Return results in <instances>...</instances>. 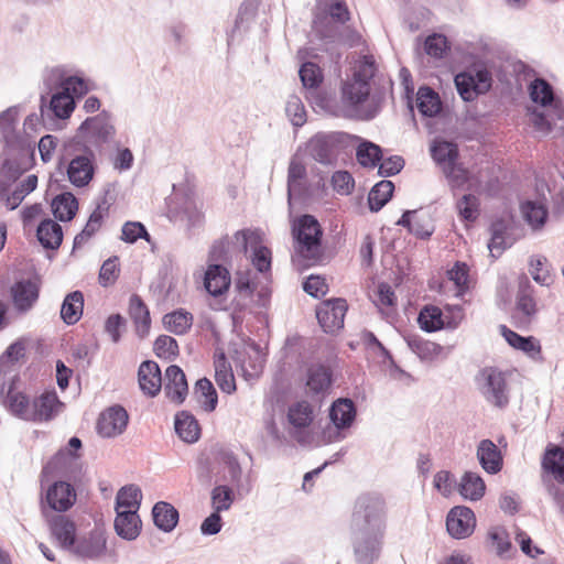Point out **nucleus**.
Instances as JSON below:
<instances>
[{
    "label": "nucleus",
    "mask_w": 564,
    "mask_h": 564,
    "mask_svg": "<svg viewBox=\"0 0 564 564\" xmlns=\"http://www.w3.org/2000/svg\"><path fill=\"white\" fill-rule=\"evenodd\" d=\"M0 401L11 415L34 423L53 420L63 406L55 391L43 392L31 400L25 393L17 391L12 384L4 390Z\"/></svg>",
    "instance_id": "nucleus-1"
},
{
    "label": "nucleus",
    "mask_w": 564,
    "mask_h": 564,
    "mask_svg": "<svg viewBox=\"0 0 564 564\" xmlns=\"http://www.w3.org/2000/svg\"><path fill=\"white\" fill-rule=\"evenodd\" d=\"M387 505L379 494L360 495L354 505L350 530L384 533Z\"/></svg>",
    "instance_id": "nucleus-2"
},
{
    "label": "nucleus",
    "mask_w": 564,
    "mask_h": 564,
    "mask_svg": "<svg viewBox=\"0 0 564 564\" xmlns=\"http://www.w3.org/2000/svg\"><path fill=\"white\" fill-rule=\"evenodd\" d=\"M292 235L300 257L313 262L321 259L323 229L314 216H300L292 225Z\"/></svg>",
    "instance_id": "nucleus-3"
},
{
    "label": "nucleus",
    "mask_w": 564,
    "mask_h": 564,
    "mask_svg": "<svg viewBox=\"0 0 564 564\" xmlns=\"http://www.w3.org/2000/svg\"><path fill=\"white\" fill-rule=\"evenodd\" d=\"M376 73L372 55L361 56L354 67L352 78L341 86L343 101L351 107L362 105L370 95V82Z\"/></svg>",
    "instance_id": "nucleus-4"
},
{
    "label": "nucleus",
    "mask_w": 564,
    "mask_h": 564,
    "mask_svg": "<svg viewBox=\"0 0 564 564\" xmlns=\"http://www.w3.org/2000/svg\"><path fill=\"white\" fill-rule=\"evenodd\" d=\"M349 19L345 0H317L312 28L318 39H335L339 26L334 22L344 24Z\"/></svg>",
    "instance_id": "nucleus-5"
},
{
    "label": "nucleus",
    "mask_w": 564,
    "mask_h": 564,
    "mask_svg": "<svg viewBox=\"0 0 564 564\" xmlns=\"http://www.w3.org/2000/svg\"><path fill=\"white\" fill-rule=\"evenodd\" d=\"M347 138L348 134L344 132H317L307 141L306 153L325 166H334Z\"/></svg>",
    "instance_id": "nucleus-6"
},
{
    "label": "nucleus",
    "mask_w": 564,
    "mask_h": 564,
    "mask_svg": "<svg viewBox=\"0 0 564 564\" xmlns=\"http://www.w3.org/2000/svg\"><path fill=\"white\" fill-rule=\"evenodd\" d=\"M115 134L116 129L112 124L111 116L104 110L94 117H88L80 123L74 137V142L76 145L82 143L87 145V143H90L99 148L105 143H109Z\"/></svg>",
    "instance_id": "nucleus-7"
},
{
    "label": "nucleus",
    "mask_w": 564,
    "mask_h": 564,
    "mask_svg": "<svg viewBox=\"0 0 564 564\" xmlns=\"http://www.w3.org/2000/svg\"><path fill=\"white\" fill-rule=\"evenodd\" d=\"M478 389L484 399L499 409L509 403V388L506 373L495 367H486L477 376Z\"/></svg>",
    "instance_id": "nucleus-8"
},
{
    "label": "nucleus",
    "mask_w": 564,
    "mask_h": 564,
    "mask_svg": "<svg viewBox=\"0 0 564 564\" xmlns=\"http://www.w3.org/2000/svg\"><path fill=\"white\" fill-rule=\"evenodd\" d=\"M234 247L240 252L247 254L251 249L250 259L253 267L261 273L269 272L271 269V251L261 245V237L258 231L250 229L238 230L234 235Z\"/></svg>",
    "instance_id": "nucleus-9"
},
{
    "label": "nucleus",
    "mask_w": 564,
    "mask_h": 564,
    "mask_svg": "<svg viewBox=\"0 0 564 564\" xmlns=\"http://www.w3.org/2000/svg\"><path fill=\"white\" fill-rule=\"evenodd\" d=\"M6 147L2 152L1 174L9 182L17 181L24 169L20 164V159L28 155L30 144L24 137L17 133L6 134Z\"/></svg>",
    "instance_id": "nucleus-10"
},
{
    "label": "nucleus",
    "mask_w": 564,
    "mask_h": 564,
    "mask_svg": "<svg viewBox=\"0 0 564 564\" xmlns=\"http://www.w3.org/2000/svg\"><path fill=\"white\" fill-rule=\"evenodd\" d=\"M384 533L350 530L357 564H373L380 556Z\"/></svg>",
    "instance_id": "nucleus-11"
},
{
    "label": "nucleus",
    "mask_w": 564,
    "mask_h": 564,
    "mask_svg": "<svg viewBox=\"0 0 564 564\" xmlns=\"http://www.w3.org/2000/svg\"><path fill=\"white\" fill-rule=\"evenodd\" d=\"M83 154L75 155L67 165L68 181L76 187L87 186L95 175V152L86 144L82 145Z\"/></svg>",
    "instance_id": "nucleus-12"
},
{
    "label": "nucleus",
    "mask_w": 564,
    "mask_h": 564,
    "mask_svg": "<svg viewBox=\"0 0 564 564\" xmlns=\"http://www.w3.org/2000/svg\"><path fill=\"white\" fill-rule=\"evenodd\" d=\"M538 307L534 297V288L529 278L522 274L518 281L516 306L512 318L520 325H525L536 315Z\"/></svg>",
    "instance_id": "nucleus-13"
},
{
    "label": "nucleus",
    "mask_w": 564,
    "mask_h": 564,
    "mask_svg": "<svg viewBox=\"0 0 564 564\" xmlns=\"http://www.w3.org/2000/svg\"><path fill=\"white\" fill-rule=\"evenodd\" d=\"M347 303L344 299L324 301L316 310L317 321L325 333L333 334L344 327Z\"/></svg>",
    "instance_id": "nucleus-14"
},
{
    "label": "nucleus",
    "mask_w": 564,
    "mask_h": 564,
    "mask_svg": "<svg viewBox=\"0 0 564 564\" xmlns=\"http://www.w3.org/2000/svg\"><path fill=\"white\" fill-rule=\"evenodd\" d=\"M544 467L554 475V478L562 485H550L549 495L553 498L560 511L564 514V451L555 447L547 452Z\"/></svg>",
    "instance_id": "nucleus-15"
},
{
    "label": "nucleus",
    "mask_w": 564,
    "mask_h": 564,
    "mask_svg": "<svg viewBox=\"0 0 564 564\" xmlns=\"http://www.w3.org/2000/svg\"><path fill=\"white\" fill-rule=\"evenodd\" d=\"M476 518L474 511L465 506H456L451 509L446 518L448 534L457 540L468 538L475 530Z\"/></svg>",
    "instance_id": "nucleus-16"
},
{
    "label": "nucleus",
    "mask_w": 564,
    "mask_h": 564,
    "mask_svg": "<svg viewBox=\"0 0 564 564\" xmlns=\"http://www.w3.org/2000/svg\"><path fill=\"white\" fill-rule=\"evenodd\" d=\"M129 414L121 405H112L100 413L97 432L102 437H116L122 434L128 425Z\"/></svg>",
    "instance_id": "nucleus-17"
},
{
    "label": "nucleus",
    "mask_w": 564,
    "mask_h": 564,
    "mask_svg": "<svg viewBox=\"0 0 564 564\" xmlns=\"http://www.w3.org/2000/svg\"><path fill=\"white\" fill-rule=\"evenodd\" d=\"M75 99L69 94H66L62 88L59 91L54 93L50 101L46 102L44 96L41 97V117L43 120L46 118L53 120L54 118L67 119L70 117L75 109Z\"/></svg>",
    "instance_id": "nucleus-18"
},
{
    "label": "nucleus",
    "mask_w": 564,
    "mask_h": 564,
    "mask_svg": "<svg viewBox=\"0 0 564 564\" xmlns=\"http://www.w3.org/2000/svg\"><path fill=\"white\" fill-rule=\"evenodd\" d=\"M165 395L174 403L182 404L188 393V384L184 371L176 365H171L164 373Z\"/></svg>",
    "instance_id": "nucleus-19"
},
{
    "label": "nucleus",
    "mask_w": 564,
    "mask_h": 564,
    "mask_svg": "<svg viewBox=\"0 0 564 564\" xmlns=\"http://www.w3.org/2000/svg\"><path fill=\"white\" fill-rule=\"evenodd\" d=\"M13 305L17 311L25 313L36 303L40 288L30 279L17 281L10 289Z\"/></svg>",
    "instance_id": "nucleus-20"
},
{
    "label": "nucleus",
    "mask_w": 564,
    "mask_h": 564,
    "mask_svg": "<svg viewBox=\"0 0 564 564\" xmlns=\"http://www.w3.org/2000/svg\"><path fill=\"white\" fill-rule=\"evenodd\" d=\"M45 500L52 510L65 512L74 506L76 491L74 487L66 481H55L48 487Z\"/></svg>",
    "instance_id": "nucleus-21"
},
{
    "label": "nucleus",
    "mask_w": 564,
    "mask_h": 564,
    "mask_svg": "<svg viewBox=\"0 0 564 564\" xmlns=\"http://www.w3.org/2000/svg\"><path fill=\"white\" fill-rule=\"evenodd\" d=\"M138 381L143 394L150 398L156 397L163 384V377L159 365L153 360L141 362L138 369Z\"/></svg>",
    "instance_id": "nucleus-22"
},
{
    "label": "nucleus",
    "mask_w": 564,
    "mask_h": 564,
    "mask_svg": "<svg viewBox=\"0 0 564 564\" xmlns=\"http://www.w3.org/2000/svg\"><path fill=\"white\" fill-rule=\"evenodd\" d=\"M231 283L229 271L219 263H210L205 272L204 286L212 296H220Z\"/></svg>",
    "instance_id": "nucleus-23"
},
{
    "label": "nucleus",
    "mask_w": 564,
    "mask_h": 564,
    "mask_svg": "<svg viewBox=\"0 0 564 564\" xmlns=\"http://www.w3.org/2000/svg\"><path fill=\"white\" fill-rule=\"evenodd\" d=\"M50 530L62 549L69 551L74 546L76 525L69 518L63 514L54 516L50 520Z\"/></svg>",
    "instance_id": "nucleus-24"
},
{
    "label": "nucleus",
    "mask_w": 564,
    "mask_h": 564,
    "mask_svg": "<svg viewBox=\"0 0 564 564\" xmlns=\"http://www.w3.org/2000/svg\"><path fill=\"white\" fill-rule=\"evenodd\" d=\"M115 531L123 540L133 541L141 532L142 522L135 510L116 512Z\"/></svg>",
    "instance_id": "nucleus-25"
},
{
    "label": "nucleus",
    "mask_w": 564,
    "mask_h": 564,
    "mask_svg": "<svg viewBox=\"0 0 564 564\" xmlns=\"http://www.w3.org/2000/svg\"><path fill=\"white\" fill-rule=\"evenodd\" d=\"M109 205L106 198H102L90 214L83 230L74 238V249L84 246L100 228L105 216L108 215Z\"/></svg>",
    "instance_id": "nucleus-26"
},
{
    "label": "nucleus",
    "mask_w": 564,
    "mask_h": 564,
    "mask_svg": "<svg viewBox=\"0 0 564 564\" xmlns=\"http://www.w3.org/2000/svg\"><path fill=\"white\" fill-rule=\"evenodd\" d=\"M477 458L488 474L495 475L502 468V455L491 440H482L477 447Z\"/></svg>",
    "instance_id": "nucleus-27"
},
{
    "label": "nucleus",
    "mask_w": 564,
    "mask_h": 564,
    "mask_svg": "<svg viewBox=\"0 0 564 564\" xmlns=\"http://www.w3.org/2000/svg\"><path fill=\"white\" fill-rule=\"evenodd\" d=\"M305 384L308 394H324L332 386V370L324 365H312L307 369Z\"/></svg>",
    "instance_id": "nucleus-28"
},
{
    "label": "nucleus",
    "mask_w": 564,
    "mask_h": 564,
    "mask_svg": "<svg viewBox=\"0 0 564 564\" xmlns=\"http://www.w3.org/2000/svg\"><path fill=\"white\" fill-rule=\"evenodd\" d=\"M69 551L83 560H96L106 551V539L101 533H91L88 538L75 542Z\"/></svg>",
    "instance_id": "nucleus-29"
},
{
    "label": "nucleus",
    "mask_w": 564,
    "mask_h": 564,
    "mask_svg": "<svg viewBox=\"0 0 564 564\" xmlns=\"http://www.w3.org/2000/svg\"><path fill=\"white\" fill-rule=\"evenodd\" d=\"M500 328L501 335L511 347L523 351L534 360L541 358V345L539 340L535 339L533 336H521L505 325H502Z\"/></svg>",
    "instance_id": "nucleus-30"
},
{
    "label": "nucleus",
    "mask_w": 564,
    "mask_h": 564,
    "mask_svg": "<svg viewBox=\"0 0 564 564\" xmlns=\"http://www.w3.org/2000/svg\"><path fill=\"white\" fill-rule=\"evenodd\" d=\"M356 406L350 399H338L329 409V419L337 430L349 427L356 417Z\"/></svg>",
    "instance_id": "nucleus-31"
},
{
    "label": "nucleus",
    "mask_w": 564,
    "mask_h": 564,
    "mask_svg": "<svg viewBox=\"0 0 564 564\" xmlns=\"http://www.w3.org/2000/svg\"><path fill=\"white\" fill-rule=\"evenodd\" d=\"M129 315L135 325L138 336L141 338L145 337L151 326L150 312L142 299L137 294L130 297Z\"/></svg>",
    "instance_id": "nucleus-32"
},
{
    "label": "nucleus",
    "mask_w": 564,
    "mask_h": 564,
    "mask_svg": "<svg viewBox=\"0 0 564 564\" xmlns=\"http://www.w3.org/2000/svg\"><path fill=\"white\" fill-rule=\"evenodd\" d=\"M178 511L165 501L156 502L152 508V518L155 527L163 532H171L177 525Z\"/></svg>",
    "instance_id": "nucleus-33"
},
{
    "label": "nucleus",
    "mask_w": 564,
    "mask_h": 564,
    "mask_svg": "<svg viewBox=\"0 0 564 564\" xmlns=\"http://www.w3.org/2000/svg\"><path fill=\"white\" fill-rule=\"evenodd\" d=\"M36 237L43 248L57 249L63 241L62 226L50 218L44 219L37 226Z\"/></svg>",
    "instance_id": "nucleus-34"
},
{
    "label": "nucleus",
    "mask_w": 564,
    "mask_h": 564,
    "mask_svg": "<svg viewBox=\"0 0 564 564\" xmlns=\"http://www.w3.org/2000/svg\"><path fill=\"white\" fill-rule=\"evenodd\" d=\"M174 427L178 437L186 443H195L200 436L197 420L187 411H181L175 415Z\"/></svg>",
    "instance_id": "nucleus-35"
},
{
    "label": "nucleus",
    "mask_w": 564,
    "mask_h": 564,
    "mask_svg": "<svg viewBox=\"0 0 564 564\" xmlns=\"http://www.w3.org/2000/svg\"><path fill=\"white\" fill-rule=\"evenodd\" d=\"M51 207L56 219L69 221L78 210V200L70 192H64L53 198Z\"/></svg>",
    "instance_id": "nucleus-36"
},
{
    "label": "nucleus",
    "mask_w": 564,
    "mask_h": 564,
    "mask_svg": "<svg viewBox=\"0 0 564 564\" xmlns=\"http://www.w3.org/2000/svg\"><path fill=\"white\" fill-rule=\"evenodd\" d=\"M215 380L219 389L225 393L236 391V380L232 373L231 365L227 360L226 355L220 352L216 356L215 361Z\"/></svg>",
    "instance_id": "nucleus-37"
},
{
    "label": "nucleus",
    "mask_w": 564,
    "mask_h": 564,
    "mask_svg": "<svg viewBox=\"0 0 564 564\" xmlns=\"http://www.w3.org/2000/svg\"><path fill=\"white\" fill-rule=\"evenodd\" d=\"M416 108L424 117H435L442 109L438 94L429 86L420 87L416 94Z\"/></svg>",
    "instance_id": "nucleus-38"
},
{
    "label": "nucleus",
    "mask_w": 564,
    "mask_h": 564,
    "mask_svg": "<svg viewBox=\"0 0 564 564\" xmlns=\"http://www.w3.org/2000/svg\"><path fill=\"white\" fill-rule=\"evenodd\" d=\"M84 295L80 291L67 294L62 303L61 318L67 325H74L83 315Z\"/></svg>",
    "instance_id": "nucleus-39"
},
{
    "label": "nucleus",
    "mask_w": 564,
    "mask_h": 564,
    "mask_svg": "<svg viewBox=\"0 0 564 564\" xmlns=\"http://www.w3.org/2000/svg\"><path fill=\"white\" fill-rule=\"evenodd\" d=\"M142 500L141 489L137 485L122 487L116 496V512L135 510L139 511Z\"/></svg>",
    "instance_id": "nucleus-40"
},
{
    "label": "nucleus",
    "mask_w": 564,
    "mask_h": 564,
    "mask_svg": "<svg viewBox=\"0 0 564 564\" xmlns=\"http://www.w3.org/2000/svg\"><path fill=\"white\" fill-rule=\"evenodd\" d=\"M431 155L433 160L444 166H451L457 161L458 149L457 145L446 140H434L431 145Z\"/></svg>",
    "instance_id": "nucleus-41"
},
{
    "label": "nucleus",
    "mask_w": 564,
    "mask_h": 564,
    "mask_svg": "<svg viewBox=\"0 0 564 564\" xmlns=\"http://www.w3.org/2000/svg\"><path fill=\"white\" fill-rule=\"evenodd\" d=\"M486 485L482 478L473 471H466L459 482V492L465 499L477 501L485 495Z\"/></svg>",
    "instance_id": "nucleus-42"
},
{
    "label": "nucleus",
    "mask_w": 564,
    "mask_h": 564,
    "mask_svg": "<svg viewBox=\"0 0 564 564\" xmlns=\"http://www.w3.org/2000/svg\"><path fill=\"white\" fill-rule=\"evenodd\" d=\"M417 323L427 333L446 328L444 312L435 305H425L419 313Z\"/></svg>",
    "instance_id": "nucleus-43"
},
{
    "label": "nucleus",
    "mask_w": 564,
    "mask_h": 564,
    "mask_svg": "<svg viewBox=\"0 0 564 564\" xmlns=\"http://www.w3.org/2000/svg\"><path fill=\"white\" fill-rule=\"evenodd\" d=\"M409 348L423 361L434 360L443 350L442 346L416 335L406 337Z\"/></svg>",
    "instance_id": "nucleus-44"
},
{
    "label": "nucleus",
    "mask_w": 564,
    "mask_h": 564,
    "mask_svg": "<svg viewBox=\"0 0 564 564\" xmlns=\"http://www.w3.org/2000/svg\"><path fill=\"white\" fill-rule=\"evenodd\" d=\"M194 394L206 412L215 411L218 397L212 381L207 378L197 380L194 387Z\"/></svg>",
    "instance_id": "nucleus-45"
},
{
    "label": "nucleus",
    "mask_w": 564,
    "mask_h": 564,
    "mask_svg": "<svg viewBox=\"0 0 564 564\" xmlns=\"http://www.w3.org/2000/svg\"><path fill=\"white\" fill-rule=\"evenodd\" d=\"M394 184L391 181H380L368 195V204L371 212H379L392 197Z\"/></svg>",
    "instance_id": "nucleus-46"
},
{
    "label": "nucleus",
    "mask_w": 564,
    "mask_h": 564,
    "mask_svg": "<svg viewBox=\"0 0 564 564\" xmlns=\"http://www.w3.org/2000/svg\"><path fill=\"white\" fill-rule=\"evenodd\" d=\"M164 327L175 335H184L192 327L193 315L189 312L178 310L164 315Z\"/></svg>",
    "instance_id": "nucleus-47"
},
{
    "label": "nucleus",
    "mask_w": 564,
    "mask_h": 564,
    "mask_svg": "<svg viewBox=\"0 0 564 564\" xmlns=\"http://www.w3.org/2000/svg\"><path fill=\"white\" fill-rule=\"evenodd\" d=\"M457 93L464 101H473L481 94L480 86L476 83L474 74L470 72H462L454 78Z\"/></svg>",
    "instance_id": "nucleus-48"
},
{
    "label": "nucleus",
    "mask_w": 564,
    "mask_h": 564,
    "mask_svg": "<svg viewBox=\"0 0 564 564\" xmlns=\"http://www.w3.org/2000/svg\"><path fill=\"white\" fill-rule=\"evenodd\" d=\"M53 75L61 79V88L66 93L75 97H82L89 91V83L85 78L74 75L66 78H62V70L54 68Z\"/></svg>",
    "instance_id": "nucleus-49"
},
{
    "label": "nucleus",
    "mask_w": 564,
    "mask_h": 564,
    "mask_svg": "<svg viewBox=\"0 0 564 564\" xmlns=\"http://www.w3.org/2000/svg\"><path fill=\"white\" fill-rule=\"evenodd\" d=\"M259 8V0H245L238 10V14L235 21V25L231 33L228 36V43L234 40L235 34L240 29H248L249 23L257 14Z\"/></svg>",
    "instance_id": "nucleus-50"
},
{
    "label": "nucleus",
    "mask_w": 564,
    "mask_h": 564,
    "mask_svg": "<svg viewBox=\"0 0 564 564\" xmlns=\"http://www.w3.org/2000/svg\"><path fill=\"white\" fill-rule=\"evenodd\" d=\"M288 420L296 429L307 427L313 421V409L306 401H300L289 408Z\"/></svg>",
    "instance_id": "nucleus-51"
},
{
    "label": "nucleus",
    "mask_w": 564,
    "mask_h": 564,
    "mask_svg": "<svg viewBox=\"0 0 564 564\" xmlns=\"http://www.w3.org/2000/svg\"><path fill=\"white\" fill-rule=\"evenodd\" d=\"M529 265L530 273L538 284L550 286L553 283V276L550 273V264L544 256H532L529 260Z\"/></svg>",
    "instance_id": "nucleus-52"
},
{
    "label": "nucleus",
    "mask_w": 564,
    "mask_h": 564,
    "mask_svg": "<svg viewBox=\"0 0 564 564\" xmlns=\"http://www.w3.org/2000/svg\"><path fill=\"white\" fill-rule=\"evenodd\" d=\"M234 501V489L227 485H217L210 491L212 508L218 513L229 510Z\"/></svg>",
    "instance_id": "nucleus-53"
},
{
    "label": "nucleus",
    "mask_w": 564,
    "mask_h": 564,
    "mask_svg": "<svg viewBox=\"0 0 564 564\" xmlns=\"http://www.w3.org/2000/svg\"><path fill=\"white\" fill-rule=\"evenodd\" d=\"M37 186V176L35 174L28 175L7 197L6 204L10 210L19 207L26 195L32 193Z\"/></svg>",
    "instance_id": "nucleus-54"
},
{
    "label": "nucleus",
    "mask_w": 564,
    "mask_h": 564,
    "mask_svg": "<svg viewBox=\"0 0 564 564\" xmlns=\"http://www.w3.org/2000/svg\"><path fill=\"white\" fill-rule=\"evenodd\" d=\"M356 155L360 165L365 167H375L382 160L381 148L369 141L359 144Z\"/></svg>",
    "instance_id": "nucleus-55"
},
{
    "label": "nucleus",
    "mask_w": 564,
    "mask_h": 564,
    "mask_svg": "<svg viewBox=\"0 0 564 564\" xmlns=\"http://www.w3.org/2000/svg\"><path fill=\"white\" fill-rule=\"evenodd\" d=\"M447 276L456 286V296H463L469 290V267L465 262L457 261L447 271Z\"/></svg>",
    "instance_id": "nucleus-56"
},
{
    "label": "nucleus",
    "mask_w": 564,
    "mask_h": 564,
    "mask_svg": "<svg viewBox=\"0 0 564 564\" xmlns=\"http://www.w3.org/2000/svg\"><path fill=\"white\" fill-rule=\"evenodd\" d=\"M530 97L535 104L549 106L554 99L553 88L545 79L536 78L530 85Z\"/></svg>",
    "instance_id": "nucleus-57"
},
{
    "label": "nucleus",
    "mask_w": 564,
    "mask_h": 564,
    "mask_svg": "<svg viewBox=\"0 0 564 564\" xmlns=\"http://www.w3.org/2000/svg\"><path fill=\"white\" fill-rule=\"evenodd\" d=\"M433 219L429 212L414 210L411 234L421 239L429 238L434 232Z\"/></svg>",
    "instance_id": "nucleus-58"
},
{
    "label": "nucleus",
    "mask_w": 564,
    "mask_h": 564,
    "mask_svg": "<svg viewBox=\"0 0 564 564\" xmlns=\"http://www.w3.org/2000/svg\"><path fill=\"white\" fill-rule=\"evenodd\" d=\"M522 214L533 228L542 227L547 218L546 207L536 202H525L522 205Z\"/></svg>",
    "instance_id": "nucleus-59"
},
{
    "label": "nucleus",
    "mask_w": 564,
    "mask_h": 564,
    "mask_svg": "<svg viewBox=\"0 0 564 564\" xmlns=\"http://www.w3.org/2000/svg\"><path fill=\"white\" fill-rule=\"evenodd\" d=\"M299 76L305 88H317L323 82L322 69L313 62L302 64Z\"/></svg>",
    "instance_id": "nucleus-60"
},
{
    "label": "nucleus",
    "mask_w": 564,
    "mask_h": 564,
    "mask_svg": "<svg viewBox=\"0 0 564 564\" xmlns=\"http://www.w3.org/2000/svg\"><path fill=\"white\" fill-rule=\"evenodd\" d=\"M460 218L466 221H474L479 214V200L473 194H465L456 204Z\"/></svg>",
    "instance_id": "nucleus-61"
},
{
    "label": "nucleus",
    "mask_w": 564,
    "mask_h": 564,
    "mask_svg": "<svg viewBox=\"0 0 564 564\" xmlns=\"http://www.w3.org/2000/svg\"><path fill=\"white\" fill-rule=\"evenodd\" d=\"M285 112L295 127H302L306 122V111L299 96L291 95L286 101Z\"/></svg>",
    "instance_id": "nucleus-62"
},
{
    "label": "nucleus",
    "mask_w": 564,
    "mask_h": 564,
    "mask_svg": "<svg viewBox=\"0 0 564 564\" xmlns=\"http://www.w3.org/2000/svg\"><path fill=\"white\" fill-rule=\"evenodd\" d=\"M150 241V235L145 226L139 221H127L121 229V240L127 243H134L138 239Z\"/></svg>",
    "instance_id": "nucleus-63"
},
{
    "label": "nucleus",
    "mask_w": 564,
    "mask_h": 564,
    "mask_svg": "<svg viewBox=\"0 0 564 564\" xmlns=\"http://www.w3.org/2000/svg\"><path fill=\"white\" fill-rule=\"evenodd\" d=\"M488 541L500 556L505 555L511 547V542L507 531L500 527L489 530Z\"/></svg>",
    "instance_id": "nucleus-64"
}]
</instances>
